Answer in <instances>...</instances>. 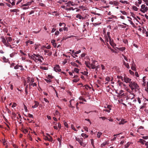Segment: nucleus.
Returning <instances> with one entry per match:
<instances>
[{
  "label": "nucleus",
  "instance_id": "obj_9",
  "mask_svg": "<svg viewBox=\"0 0 148 148\" xmlns=\"http://www.w3.org/2000/svg\"><path fill=\"white\" fill-rule=\"evenodd\" d=\"M135 95L131 93H130L127 95V98L131 99H133L135 97Z\"/></svg>",
  "mask_w": 148,
  "mask_h": 148
},
{
  "label": "nucleus",
  "instance_id": "obj_55",
  "mask_svg": "<svg viewBox=\"0 0 148 148\" xmlns=\"http://www.w3.org/2000/svg\"><path fill=\"white\" fill-rule=\"evenodd\" d=\"M82 73L85 75H87L88 74V72L87 71H84L83 72H82Z\"/></svg>",
  "mask_w": 148,
  "mask_h": 148
},
{
  "label": "nucleus",
  "instance_id": "obj_1",
  "mask_svg": "<svg viewBox=\"0 0 148 148\" xmlns=\"http://www.w3.org/2000/svg\"><path fill=\"white\" fill-rule=\"evenodd\" d=\"M1 38L2 42L6 47H9L11 49L12 48V45L10 43L12 40L11 37H6L5 39L3 37H1Z\"/></svg>",
  "mask_w": 148,
  "mask_h": 148
},
{
  "label": "nucleus",
  "instance_id": "obj_8",
  "mask_svg": "<svg viewBox=\"0 0 148 148\" xmlns=\"http://www.w3.org/2000/svg\"><path fill=\"white\" fill-rule=\"evenodd\" d=\"M54 70L56 72H60L61 71L60 69V67L58 65H56L55 67H54Z\"/></svg>",
  "mask_w": 148,
  "mask_h": 148
},
{
  "label": "nucleus",
  "instance_id": "obj_53",
  "mask_svg": "<svg viewBox=\"0 0 148 148\" xmlns=\"http://www.w3.org/2000/svg\"><path fill=\"white\" fill-rule=\"evenodd\" d=\"M12 45V48H16V47H17V45H15L14 44H12L11 45Z\"/></svg>",
  "mask_w": 148,
  "mask_h": 148
},
{
  "label": "nucleus",
  "instance_id": "obj_29",
  "mask_svg": "<svg viewBox=\"0 0 148 148\" xmlns=\"http://www.w3.org/2000/svg\"><path fill=\"white\" fill-rule=\"evenodd\" d=\"M107 144H108V143L107 141H105L101 145V147H103V146H105V145H106Z\"/></svg>",
  "mask_w": 148,
  "mask_h": 148
},
{
  "label": "nucleus",
  "instance_id": "obj_36",
  "mask_svg": "<svg viewBox=\"0 0 148 148\" xmlns=\"http://www.w3.org/2000/svg\"><path fill=\"white\" fill-rule=\"evenodd\" d=\"M16 54V53L15 52H13L10 54V56L11 58H13L15 56Z\"/></svg>",
  "mask_w": 148,
  "mask_h": 148
},
{
  "label": "nucleus",
  "instance_id": "obj_27",
  "mask_svg": "<svg viewBox=\"0 0 148 148\" xmlns=\"http://www.w3.org/2000/svg\"><path fill=\"white\" fill-rule=\"evenodd\" d=\"M62 136L60 135V138H57L58 140V142L60 143V145L61 144V143L62 142Z\"/></svg>",
  "mask_w": 148,
  "mask_h": 148
},
{
  "label": "nucleus",
  "instance_id": "obj_3",
  "mask_svg": "<svg viewBox=\"0 0 148 148\" xmlns=\"http://www.w3.org/2000/svg\"><path fill=\"white\" fill-rule=\"evenodd\" d=\"M129 87L131 88L132 90H134L136 91H137L139 90V86L137 84L134 82H132L129 85Z\"/></svg>",
  "mask_w": 148,
  "mask_h": 148
},
{
  "label": "nucleus",
  "instance_id": "obj_12",
  "mask_svg": "<svg viewBox=\"0 0 148 148\" xmlns=\"http://www.w3.org/2000/svg\"><path fill=\"white\" fill-rule=\"evenodd\" d=\"M117 82L119 85L121 87H124L125 86V85L122 82H120L119 80Z\"/></svg>",
  "mask_w": 148,
  "mask_h": 148
},
{
  "label": "nucleus",
  "instance_id": "obj_49",
  "mask_svg": "<svg viewBox=\"0 0 148 148\" xmlns=\"http://www.w3.org/2000/svg\"><path fill=\"white\" fill-rule=\"evenodd\" d=\"M71 128L73 130H74V131H77V130H76V129H75L74 127V125L72 124L71 125Z\"/></svg>",
  "mask_w": 148,
  "mask_h": 148
},
{
  "label": "nucleus",
  "instance_id": "obj_16",
  "mask_svg": "<svg viewBox=\"0 0 148 148\" xmlns=\"http://www.w3.org/2000/svg\"><path fill=\"white\" fill-rule=\"evenodd\" d=\"M55 42L56 40H52L51 41V42L52 43L54 47H56L57 46V44Z\"/></svg>",
  "mask_w": 148,
  "mask_h": 148
},
{
  "label": "nucleus",
  "instance_id": "obj_24",
  "mask_svg": "<svg viewBox=\"0 0 148 148\" xmlns=\"http://www.w3.org/2000/svg\"><path fill=\"white\" fill-rule=\"evenodd\" d=\"M123 64L124 65H125V66L127 68V69H129L130 68V66L129 65V64L127 63H126L124 61L123 62Z\"/></svg>",
  "mask_w": 148,
  "mask_h": 148
},
{
  "label": "nucleus",
  "instance_id": "obj_54",
  "mask_svg": "<svg viewBox=\"0 0 148 148\" xmlns=\"http://www.w3.org/2000/svg\"><path fill=\"white\" fill-rule=\"evenodd\" d=\"M144 128V127H143V126H140L139 128H138V129L137 130V132H139V130L140 129H143Z\"/></svg>",
  "mask_w": 148,
  "mask_h": 148
},
{
  "label": "nucleus",
  "instance_id": "obj_11",
  "mask_svg": "<svg viewBox=\"0 0 148 148\" xmlns=\"http://www.w3.org/2000/svg\"><path fill=\"white\" fill-rule=\"evenodd\" d=\"M34 103H35L34 105L32 106V108H37L39 106V104L38 102L36 101H34Z\"/></svg>",
  "mask_w": 148,
  "mask_h": 148
},
{
  "label": "nucleus",
  "instance_id": "obj_45",
  "mask_svg": "<svg viewBox=\"0 0 148 148\" xmlns=\"http://www.w3.org/2000/svg\"><path fill=\"white\" fill-rule=\"evenodd\" d=\"M29 43L30 44H32L34 43V42L33 41H31L29 40H27L26 42V43L28 44Z\"/></svg>",
  "mask_w": 148,
  "mask_h": 148
},
{
  "label": "nucleus",
  "instance_id": "obj_26",
  "mask_svg": "<svg viewBox=\"0 0 148 148\" xmlns=\"http://www.w3.org/2000/svg\"><path fill=\"white\" fill-rule=\"evenodd\" d=\"M76 17L78 18L79 20H81L82 18L83 19L82 16L79 14H77L76 16Z\"/></svg>",
  "mask_w": 148,
  "mask_h": 148
},
{
  "label": "nucleus",
  "instance_id": "obj_35",
  "mask_svg": "<svg viewBox=\"0 0 148 148\" xmlns=\"http://www.w3.org/2000/svg\"><path fill=\"white\" fill-rule=\"evenodd\" d=\"M132 8L135 11H137L138 10V8L135 6H133Z\"/></svg>",
  "mask_w": 148,
  "mask_h": 148
},
{
  "label": "nucleus",
  "instance_id": "obj_44",
  "mask_svg": "<svg viewBox=\"0 0 148 148\" xmlns=\"http://www.w3.org/2000/svg\"><path fill=\"white\" fill-rule=\"evenodd\" d=\"M22 132L24 133H26L28 132V130L27 129H23L22 130Z\"/></svg>",
  "mask_w": 148,
  "mask_h": 148
},
{
  "label": "nucleus",
  "instance_id": "obj_40",
  "mask_svg": "<svg viewBox=\"0 0 148 148\" xmlns=\"http://www.w3.org/2000/svg\"><path fill=\"white\" fill-rule=\"evenodd\" d=\"M64 124L65 127H66L67 128H68L69 127L66 121H64Z\"/></svg>",
  "mask_w": 148,
  "mask_h": 148
},
{
  "label": "nucleus",
  "instance_id": "obj_63",
  "mask_svg": "<svg viewBox=\"0 0 148 148\" xmlns=\"http://www.w3.org/2000/svg\"><path fill=\"white\" fill-rule=\"evenodd\" d=\"M19 69H20L22 71L24 69L23 67V66L21 65H19Z\"/></svg>",
  "mask_w": 148,
  "mask_h": 148
},
{
  "label": "nucleus",
  "instance_id": "obj_60",
  "mask_svg": "<svg viewBox=\"0 0 148 148\" xmlns=\"http://www.w3.org/2000/svg\"><path fill=\"white\" fill-rule=\"evenodd\" d=\"M84 129L87 132H88V128L87 127H86V126H84Z\"/></svg>",
  "mask_w": 148,
  "mask_h": 148
},
{
  "label": "nucleus",
  "instance_id": "obj_33",
  "mask_svg": "<svg viewBox=\"0 0 148 148\" xmlns=\"http://www.w3.org/2000/svg\"><path fill=\"white\" fill-rule=\"evenodd\" d=\"M36 54H34L33 55H32V56H31V58L33 60L35 61L36 59V56H35L34 55H36Z\"/></svg>",
  "mask_w": 148,
  "mask_h": 148
},
{
  "label": "nucleus",
  "instance_id": "obj_52",
  "mask_svg": "<svg viewBox=\"0 0 148 148\" xmlns=\"http://www.w3.org/2000/svg\"><path fill=\"white\" fill-rule=\"evenodd\" d=\"M117 77V78L119 79H121L122 81L123 80V77H122V76L120 75H118Z\"/></svg>",
  "mask_w": 148,
  "mask_h": 148
},
{
  "label": "nucleus",
  "instance_id": "obj_37",
  "mask_svg": "<svg viewBox=\"0 0 148 148\" xmlns=\"http://www.w3.org/2000/svg\"><path fill=\"white\" fill-rule=\"evenodd\" d=\"M79 80V78L76 79H74L73 80V81L74 82H78Z\"/></svg>",
  "mask_w": 148,
  "mask_h": 148
},
{
  "label": "nucleus",
  "instance_id": "obj_62",
  "mask_svg": "<svg viewBox=\"0 0 148 148\" xmlns=\"http://www.w3.org/2000/svg\"><path fill=\"white\" fill-rule=\"evenodd\" d=\"M47 49H49L51 48V47L50 45H49L46 47L44 46Z\"/></svg>",
  "mask_w": 148,
  "mask_h": 148
},
{
  "label": "nucleus",
  "instance_id": "obj_32",
  "mask_svg": "<svg viewBox=\"0 0 148 148\" xmlns=\"http://www.w3.org/2000/svg\"><path fill=\"white\" fill-rule=\"evenodd\" d=\"M125 49V47L117 48L118 50L121 51H123Z\"/></svg>",
  "mask_w": 148,
  "mask_h": 148
},
{
  "label": "nucleus",
  "instance_id": "obj_23",
  "mask_svg": "<svg viewBox=\"0 0 148 148\" xmlns=\"http://www.w3.org/2000/svg\"><path fill=\"white\" fill-rule=\"evenodd\" d=\"M138 142L141 143L143 145L146 142L145 140L143 139H140Z\"/></svg>",
  "mask_w": 148,
  "mask_h": 148
},
{
  "label": "nucleus",
  "instance_id": "obj_4",
  "mask_svg": "<svg viewBox=\"0 0 148 148\" xmlns=\"http://www.w3.org/2000/svg\"><path fill=\"white\" fill-rule=\"evenodd\" d=\"M141 8L140 11L143 13H145L148 11V7L146 6L144 4L141 5Z\"/></svg>",
  "mask_w": 148,
  "mask_h": 148
},
{
  "label": "nucleus",
  "instance_id": "obj_50",
  "mask_svg": "<svg viewBox=\"0 0 148 148\" xmlns=\"http://www.w3.org/2000/svg\"><path fill=\"white\" fill-rule=\"evenodd\" d=\"M121 12L122 14L124 15H126L127 14V13L124 11H121Z\"/></svg>",
  "mask_w": 148,
  "mask_h": 148
},
{
  "label": "nucleus",
  "instance_id": "obj_56",
  "mask_svg": "<svg viewBox=\"0 0 148 148\" xmlns=\"http://www.w3.org/2000/svg\"><path fill=\"white\" fill-rule=\"evenodd\" d=\"M123 56L124 57V59L126 61H127V62H129V61L130 60L128 59L126 56H125L124 55H123Z\"/></svg>",
  "mask_w": 148,
  "mask_h": 148
},
{
  "label": "nucleus",
  "instance_id": "obj_19",
  "mask_svg": "<svg viewBox=\"0 0 148 148\" xmlns=\"http://www.w3.org/2000/svg\"><path fill=\"white\" fill-rule=\"evenodd\" d=\"M45 140H48L50 141H52V138L50 136L48 137H46L45 138Z\"/></svg>",
  "mask_w": 148,
  "mask_h": 148
},
{
  "label": "nucleus",
  "instance_id": "obj_21",
  "mask_svg": "<svg viewBox=\"0 0 148 148\" xmlns=\"http://www.w3.org/2000/svg\"><path fill=\"white\" fill-rule=\"evenodd\" d=\"M79 143L81 146H82L83 147H85L86 145V143H84L83 142V140L80 141V142H79Z\"/></svg>",
  "mask_w": 148,
  "mask_h": 148
},
{
  "label": "nucleus",
  "instance_id": "obj_31",
  "mask_svg": "<svg viewBox=\"0 0 148 148\" xmlns=\"http://www.w3.org/2000/svg\"><path fill=\"white\" fill-rule=\"evenodd\" d=\"M85 63L86 66H87L88 68H89V69H90V63H89L88 62H85Z\"/></svg>",
  "mask_w": 148,
  "mask_h": 148
},
{
  "label": "nucleus",
  "instance_id": "obj_25",
  "mask_svg": "<svg viewBox=\"0 0 148 148\" xmlns=\"http://www.w3.org/2000/svg\"><path fill=\"white\" fill-rule=\"evenodd\" d=\"M119 2L123 4H129V2L126 1H123L120 0Z\"/></svg>",
  "mask_w": 148,
  "mask_h": 148
},
{
  "label": "nucleus",
  "instance_id": "obj_14",
  "mask_svg": "<svg viewBox=\"0 0 148 148\" xmlns=\"http://www.w3.org/2000/svg\"><path fill=\"white\" fill-rule=\"evenodd\" d=\"M110 44L112 46L114 47L116 46V44L113 42V41L112 39L109 40Z\"/></svg>",
  "mask_w": 148,
  "mask_h": 148
},
{
  "label": "nucleus",
  "instance_id": "obj_17",
  "mask_svg": "<svg viewBox=\"0 0 148 148\" xmlns=\"http://www.w3.org/2000/svg\"><path fill=\"white\" fill-rule=\"evenodd\" d=\"M75 140L76 141H77L79 143V142H80V141L83 140V139L82 138H79L76 136L75 137Z\"/></svg>",
  "mask_w": 148,
  "mask_h": 148
},
{
  "label": "nucleus",
  "instance_id": "obj_57",
  "mask_svg": "<svg viewBox=\"0 0 148 148\" xmlns=\"http://www.w3.org/2000/svg\"><path fill=\"white\" fill-rule=\"evenodd\" d=\"M75 37L76 36H74L73 35H71L69 36H67L66 38L68 39V38H71L72 37Z\"/></svg>",
  "mask_w": 148,
  "mask_h": 148
},
{
  "label": "nucleus",
  "instance_id": "obj_43",
  "mask_svg": "<svg viewBox=\"0 0 148 148\" xmlns=\"http://www.w3.org/2000/svg\"><path fill=\"white\" fill-rule=\"evenodd\" d=\"M74 71L76 73H78L79 71V69L76 68H75L74 69Z\"/></svg>",
  "mask_w": 148,
  "mask_h": 148
},
{
  "label": "nucleus",
  "instance_id": "obj_15",
  "mask_svg": "<svg viewBox=\"0 0 148 148\" xmlns=\"http://www.w3.org/2000/svg\"><path fill=\"white\" fill-rule=\"evenodd\" d=\"M131 69L133 71H136V68L135 67V64L134 62H133L132 64Z\"/></svg>",
  "mask_w": 148,
  "mask_h": 148
},
{
  "label": "nucleus",
  "instance_id": "obj_61",
  "mask_svg": "<svg viewBox=\"0 0 148 148\" xmlns=\"http://www.w3.org/2000/svg\"><path fill=\"white\" fill-rule=\"evenodd\" d=\"M79 8H80L82 9L83 10H84V7L83 5L79 6Z\"/></svg>",
  "mask_w": 148,
  "mask_h": 148
},
{
  "label": "nucleus",
  "instance_id": "obj_46",
  "mask_svg": "<svg viewBox=\"0 0 148 148\" xmlns=\"http://www.w3.org/2000/svg\"><path fill=\"white\" fill-rule=\"evenodd\" d=\"M45 80L47 83H49L51 82V80L50 79H45Z\"/></svg>",
  "mask_w": 148,
  "mask_h": 148
},
{
  "label": "nucleus",
  "instance_id": "obj_6",
  "mask_svg": "<svg viewBox=\"0 0 148 148\" xmlns=\"http://www.w3.org/2000/svg\"><path fill=\"white\" fill-rule=\"evenodd\" d=\"M97 62L96 61H94L93 62V63H92L90 64V69H95L96 68V70H97V68H98V66H96L95 65V63Z\"/></svg>",
  "mask_w": 148,
  "mask_h": 148
},
{
  "label": "nucleus",
  "instance_id": "obj_7",
  "mask_svg": "<svg viewBox=\"0 0 148 148\" xmlns=\"http://www.w3.org/2000/svg\"><path fill=\"white\" fill-rule=\"evenodd\" d=\"M123 80L124 82L126 83H129V84H130V83L132 82V81H131V79L127 77H123Z\"/></svg>",
  "mask_w": 148,
  "mask_h": 148
},
{
  "label": "nucleus",
  "instance_id": "obj_39",
  "mask_svg": "<svg viewBox=\"0 0 148 148\" xmlns=\"http://www.w3.org/2000/svg\"><path fill=\"white\" fill-rule=\"evenodd\" d=\"M101 23H93V25L95 26V27H96V26H97V25H99L100 24H101Z\"/></svg>",
  "mask_w": 148,
  "mask_h": 148
},
{
  "label": "nucleus",
  "instance_id": "obj_5",
  "mask_svg": "<svg viewBox=\"0 0 148 148\" xmlns=\"http://www.w3.org/2000/svg\"><path fill=\"white\" fill-rule=\"evenodd\" d=\"M34 55L36 57V59L34 61L36 62H38V61H39L40 62H42L43 60V58L42 56H41L38 54Z\"/></svg>",
  "mask_w": 148,
  "mask_h": 148
},
{
  "label": "nucleus",
  "instance_id": "obj_38",
  "mask_svg": "<svg viewBox=\"0 0 148 148\" xmlns=\"http://www.w3.org/2000/svg\"><path fill=\"white\" fill-rule=\"evenodd\" d=\"M102 134V133L101 132H98L97 134V137L98 138H99Z\"/></svg>",
  "mask_w": 148,
  "mask_h": 148
},
{
  "label": "nucleus",
  "instance_id": "obj_42",
  "mask_svg": "<svg viewBox=\"0 0 148 148\" xmlns=\"http://www.w3.org/2000/svg\"><path fill=\"white\" fill-rule=\"evenodd\" d=\"M39 47V45L38 44H36L34 45V47L35 50H36L38 49V47Z\"/></svg>",
  "mask_w": 148,
  "mask_h": 148
},
{
  "label": "nucleus",
  "instance_id": "obj_47",
  "mask_svg": "<svg viewBox=\"0 0 148 148\" xmlns=\"http://www.w3.org/2000/svg\"><path fill=\"white\" fill-rule=\"evenodd\" d=\"M128 21L133 26H134L135 25L134 24L130 19H128Z\"/></svg>",
  "mask_w": 148,
  "mask_h": 148
},
{
  "label": "nucleus",
  "instance_id": "obj_34",
  "mask_svg": "<svg viewBox=\"0 0 148 148\" xmlns=\"http://www.w3.org/2000/svg\"><path fill=\"white\" fill-rule=\"evenodd\" d=\"M124 91L122 90H120L119 92L118 93V94L121 95H123L124 94V93H123Z\"/></svg>",
  "mask_w": 148,
  "mask_h": 148
},
{
  "label": "nucleus",
  "instance_id": "obj_30",
  "mask_svg": "<svg viewBox=\"0 0 148 148\" xmlns=\"http://www.w3.org/2000/svg\"><path fill=\"white\" fill-rule=\"evenodd\" d=\"M69 3H70V4L72 6H74L76 5V4L75 2L71 1H69Z\"/></svg>",
  "mask_w": 148,
  "mask_h": 148
},
{
  "label": "nucleus",
  "instance_id": "obj_10",
  "mask_svg": "<svg viewBox=\"0 0 148 148\" xmlns=\"http://www.w3.org/2000/svg\"><path fill=\"white\" fill-rule=\"evenodd\" d=\"M142 2L141 0H138V1L135 2V5L137 7H139V5Z\"/></svg>",
  "mask_w": 148,
  "mask_h": 148
},
{
  "label": "nucleus",
  "instance_id": "obj_22",
  "mask_svg": "<svg viewBox=\"0 0 148 148\" xmlns=\"http://www.w3.org/2000/svg\"><path fill=\"white\" fill-rule=\"evenodd\" d=\"M32 2H28L22 5V6H27L31 4Z\"/></svg>",
  "mask_w": 148,
  "mask_h": 148
},
{
  "label": "nucleus",
  "instance_id": "obj_18",
  "mask_svg": "<svg viewBox=\"0 0 148 148\" xmlns=\"http://www.w3.org/2000/svg\"><path fill=\"white\" fill-rule=\"evenodd\" d=\"M77 8H73V7H71L69 8H65V10L67 11H71V10H74L75 9H77Z\"/></svg>",
  "mask_w": 148,
  "mask_h": 148
},
{
  "label": "nucleus",
  "instance_id": "obj_20",
  "mask_svg": "<svg viewBox=\"0 0 148 148\" xmlns=\"http://www.w3.org/2000/svg\"><path fill=\"white\" fill-rule=\"evenodd\" d=\"M10 11L12 12H15L16 13H17L19 12V10L18 9H15L13 10H10Z\"/></svg>",
  "mask_w": 148,
  "mask_h": 148
},
{
  "label": "nucleus",
  "instance_id": "obj_51",
  "mask_svg": "<svg viewBox=\"0 0 148 148\" xmlns=\"http://www.w3.org/2000/svg\"><path fill=\"white\" fill-rule=\"evenodd\" d=\"M19 65H16L14 67V68L15 69H19Z\"/></svg>",
  "mask_w": 148,
  "mask_h": 148
},
{
  "label": "nucleus",
  "instance_id": "obj_64",
  "mask_svg": "<svg viewBox=\"0 0 148 148\" xmlns=\"http://www.w3.org/2000/svg\"><path fill=\"white\" fill-rule=\"evenodd\" d=\"M60 33L58 31H56L55 33V34L56 35H58Z\"/></svg>",
  "mask_w": 148,
  "mask_h": 148
},
{
  "label": "nucleus",
  "instance_id": "obj_2",
  "mask_svg": "<svg viewBox=\"0 0 148 148\" xmlns=\"http://www.w3.org/2000/svg\"><path fill=\"white\" fill-rule=\"evenodd\" d=\"M27 83L29 84V89L32 88V86L34 87L37 86V84L34 82V79L33 78H30L29 77H27L26 80Z\"/></svg>",
  "mask_w": 148,
  "mask_h": 148
},
{
  "label": "nucleus",
  "instance_id": "obj_13",
  "mask_svg": "<svg viewBox=\"0 0 148 148\" xmlns=\"http://www.w3.org/2000/svg\"><path fill=\"white\" fill-rule=\"evenodd\" d=\"M127 122V121H125V119H122L120 122L119 123V125H123L125 123Z\"/></svg>",
  "mask_w": 148,
  "mask_h": 148
},
{
  "label": "nucleus",
  "instance_id": "obj_41",
  "mask_svg": "<svg viewBox=\"0 0 148 148\" xmlns=\"http://www.w3.org/2000/svg\"><path fill=\"white\" fill-rule=\"evenodd\" d=\"M111 79L110 77H107L106 78V81L108 82H110L111 81Z\"/></svg>",
  "mask_w": 148,
  "mask_h": 148
},
{
  "label": "nucleus",
  "instance_id": "obj_58",
  "mask_svg": "<svg viewBox=\"0 0 148 148\" xmlns=\"http://www.w3.org/2000/svg\"><path fill=\"white\" fill-rule=\"evenodd\" d=\"M66 7H70L71 6L70 4V3H69V1L66 3Z\"/></svg>",
  "mask_w": 148,
  "mask_h": 148
},
{
  "label": "nucleus",
  "instance_id": "obj_28",
  "mask_svg": "<svg viewBox=\"0 0 148 148\" xmlns=\"http://www.w3.org/2000/svg\"><path fill=\"white\" fill-rule=\"evenodd\" d=\"M71 64L73 66H76L77 67H79L78 65L74 62H71Z\"/></svg>",
  "mask_w": 148,
  "mask_h": 148
},
{
  "label": "nucleus",
  "instance_id": "obj_59",
  "mask_svg": "<svg viewBox=\"0 0 148 148\" xmlns=\"http://www.w3.org/2000/svg\"><path fill=\"white\" fill-rule=\"evenodd\" d=\"M85 88L86 89V90H88V88H91L88 85H86L85 86Z\"/></svg>",
  "mask_w": 148,
  "mask_h": 148
},
{
  "label": "nucleus",
  "instance_id": "obj_48",
  "mask_svg": "<svg viewBox=\"0 0 148 148\" xmlns=\"http://www.w3.org/2000/svg\"><path fill=\"white\" fill-rule=\"evenodd\" d=\"M49 50H47L46 49H44V52L45 55H46L47 53H48L49 52Z\"/></svg>",
  "mask_w": 148,
  "mask_h": 148
}]
</instances>
